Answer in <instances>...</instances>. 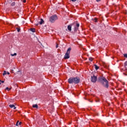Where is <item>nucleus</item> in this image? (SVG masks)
<instances>
[{
    "mask_svg": "<svg viewBox=\"0 0 127 127\" xmlns=\"http://www.w3.org/2000/svg\"><path fill=\"white\" fill-rule=\"evenodd\" d=\"M98 81L104 88L109 89V81L105 77L102 76L99 77Z\"/></svg>",
    "mask_w": 127,
    "mask_h": 127,
    "instance_id": "f257e3e1",
    "label": "nucleus"
},
{
    "mask_svg": "<svg viewBox=\"0 0 127 127\" xmlns=\"http://www.w3.org/2000/svg\"><path fill=\"white\" fill-rule=\"evenodd\" d=\"M81 81V79L79 77H70L68 79L69 84H79Z\"/></svg>",
    "mask_w": 127,
    "mask_h": 127,
    "instance_id": "f03ea898",
    "label": "nucleus"
},
{
    "mask_svg": "<svg viewBox=\"0 0 127 127\" xmlns=\"http://www.w3.org/2000/svg\"><path fill=\"white\" fill-rule=\"evenodd\" d=\"M57 19H58L57 15L54 14L49 18V21H50L52 23H54V22H55Z\"/></svg>",
    "mask_w": 127,
    "mask_h": 127,
    "instance_id": "7ed1b4c3",
    "label": "nucleus"
},
{
    "mask_svg": "<svg viewBox=\"0 0 127 127\" xmlns=\"http://www.w3.org/2000/svg\"><path fill=\"white\" fill-rule=\"evenodd\" d=\"M71 48L69 47L66 51V52L64 56V59H69L70 58V52H71Z\"/></svg>",
    "mask_w": 127,
    "mask_h": 127,
    "instance_id": "20e7f679",
    "label": "nucleus"
},
{
    "mask_svg": "<svg viewBox=\"0 0 127 127\" xmlns=\"http://www.w3.org/2000/svg\"><path fill=\"white\" fill-rule=\"evenodd\" d=\"M91 82L92 83H96L97 82V76L95 75L91 76Z\"/></svg>",
    "mask_w": 127,
    "mask_h": 127,
    "instance_id": "39448f33",
    "label": "nucleus"
},
{
    "mask_svg": "<svg viewBox=\"0 0 127 127\" xmlns=\"http://www.w3.org/2000/svg\"><path fill=\"white\" fill-rule=\"evenodd\" d=\"M79 27H80V24L76 23V26L74 27V31H77Z\"/></svg>",
    "mask_w": 127,
    "mask_h": 127,
    "instance_id": "423d86ee",
    "label": "nucleus"
},
{
    "mask_svg": "<svg viewBox=\"0 0 127 127\" xmlns=\"http://www.w3.org/2000/svg\"><path fill=\"white\" fill-rule=\"evenodd\" d=\"M9 107L11 108H14V110H15V109H16V107H15V106H14V105L12 104V105H9Z\"/></svg>",
    "mask_w": 127,
    "mask_h": 127,
    "instance_id": "0eeeda50",
    "label": "nucleus"
},
{
    "mask_svg": "<svg viewBox=\"0 0 127 127\" xmlns=\"http://www.w3.org/2000/svg\"><path fill=\"white\" fill-rule=\"evenodd\" d=\"M67 29L68 30H69V31H71L72 30V26H71L70 25H68L67 26Z\"/></svg>",
    "mask_w": 127,
    "mask_h": 127,
    "instance_id": "6e6552de",
    "label": "nucleus"
},
{
    "mask_svg": "<svg viewBox=\"0 0 127 127\" xmlns=\"http://www.w3.org/2000/svg\"><path fill=\"white\" fill-rule=\"evenodd\" d=\"M6 74L7 75H9V72H7L6 71H4L3 73V76H4V75H6Z\"/></svg>",
    "mask_w": 127,
    "mask_h": 127,
    "instance_id": "1a4fd4ad",
    "label": "nucleus"
},
{
    "mask_svg": "<svg viewBox=\"0 0 127 127\" xmlns=\"http://www.w3.org/2000/svg\"><path fill=\"white\" fill-rule=\"evenodd\" d=\"M20 125H21V122H19V121H17L16 124V126L17 127H18V126H20Z\"/></svg>",
    "mask_w": 127,
    "mask_h": 127,
    "instance_id": "9d476101",
    "label": "nucleus"
},
{
    "mask_svg": "<svg viewBox=\"0 0 127 127\" xmlns=\"http://www.w3.org/2000/svg\"><path fill=\"white\" fill-rule=\"evenodd\" d=\"M44 23V20L43 19H41V21L39 22V24H43Z\"/></svg>",
    "mask_w": 127,
    "mask_h": 127,
    "instance_id": "9b49d317",
    "label": "nucleus"
},
{
    "mask_svg": "<svg viewBox=\"0 0 127 127\" xmlns=\"http://www.w3.org/2000/svg\"><path fill=\"white\" fill-rule=\"evenodd\" d=\"M33 108H36V109H38V105L37 104H35L33 105Z\"/></svg>",
    "mask_w": 127,
    "mask_h": 127,
    "instance_id": "f8f14e48",
    "label": "nucleus"
},
{
    "mask_svg": "<svg viewBox=\"0 0 127 127\" xmlns=\"http://www.w3.org/2000/svg\"><path fill=\"white\" fill-rule=\"evenodd\" d=\"M30 31H32V32H35V28H31L30 29Z\"/></svg>",
    "mask_w": 127,
    "mask_h": 127,
    "instance_id": "ddd939ff",
    "label": "nucleus"
},
{
    "mask_svg": "<svg viewBox=\"0 0 127 127\" xmlns=\"http://www.w3.org/2000/svg\"><path fill=\"white\" fill-rule=\"evenodd\" d=\"M94 67L95 68V70H98L99 69V66H98L97 64H94Z\"/></svg>",
    "mask_w": 127,
    "mask_h": 127,
    "instance_id": "4468645a",
    "label": "nucleus"
},
{
    "mask_svg": "<svg viewBox=\"0 0 127 127\" xmlns=\"http://www.w3.org/2000/svg\"><path fill=\"white\" fill-rule=\"evenodd\" d=\"M93 20L94 21V22H98V19L97 18H95L93 19Z\"/></svg>",
    "mask_w": 127,
    "mask_h": 127,
    "instance_id": "2eb2a0df",
    "label": "nucleus"
},
{
    "mask_svg": "<svg viewBox=\"0 0 127 127\" xmlns=\"http://www.w3.org/2000/svg\"><path fill=\"white\" fill-rule=\"evenodd\" d=\"M10 55H11V56H12V57L16 56V55H17V54H16V53H14L13 54H11Z\"/></svg>",
    "mask_w": 127,
    "mask_h": 127,
    "instance_id": "dca6fc26",
    "label": "nucleus"
},
{
    "mask_svg": "<svg viewBox=\"0 0 127 127\" xmlns=\"http://www.w3.org/2000/svg\"><path fill=\"white\" fill-rule=\"evenodd\" d=\"M11 89V88H8V87H6L5 88V90H7L8 91H9V90Z\"/></svg>",
    "mask_w": 127,
    "mask_h": 127,
    "instance_id": "f3484780",
    "label": "nucleus"
},
{
    "mask_svg": "<svg viewBox=\"0 0 127 127\" xmlns=\"http://www.w3.org/2000/svg\"><path fill=\"white\" fill-rule=\"evenodd\" d=\"M11 5L12 6H14V5H15V2H13L11 3Z\"/></svg>",
    "mask_w": 127,
    "mask_h": 127,
    "instance_id": "a211bd4d",
    "label": "nucleus"
},
{
    "mask_svg": "<svg viewBox=\"0 0 127 127\" xmlns=\"http://www.w3.org/2000/svg\"><path fill=\"white\" fill-rule=\"evenodd\" d=\"M16 29L18 32L20 31V28H16Z\"/></svg>",
    "mask_w": 127,
    "mask_h": 127,
    "instance_id": "6ab92c4d",
    "label": "nucleus"
},
{
    "mask_svg": "<svg viewBox=\"0 0 127 127\" xmlns=\"http://www.w3.org/2000/svg\"><path fill=\"white\" fill-rule=\"evenodd\" d=\"M127 61L125 62V68H127Z\"/></svg>",
    "mask_w": 127,
    "mask_h": 127,
    "instance_id": "aec40b11",
    "label": "nucleus"
},
{
    "mask_svg": "<svg viewBox=\"0 0 127 127\" xmlns=\"http://www.w3.org/2000/svg\"><path fill=\"white\" fill-rule=\"evenodd\" d=\"M89 61H91V62H92V61H93V58H89Z\"/></svg>",
    "mask_w": 127,
    "mask_h": 127,
    "instance_id": "412c9836",
    "label": "nucleus"
},
{
    "mask_svg": "<svg viewBox=\"0 0 127 127\" xmlns=\"http://www.w3.org/2000/svg\"><path fill=\"white\" fill-rule=\"evenodd\" d=\"M21 0V1H22L24 3L26 2V0Z\"/></svg>",
    "mask_w": 127,
    "mask_h": 127,
    "instance_id": "4be33fe9",
    "label": "nucleus"
},
{
    "mask_svg": "<svg viewBox=\"0 0 127 127\" xmlns=\"http://www.w3.org/2000/svg\"><path fill=\"white\" fill-rule=\"evenodd\" d=\"M0 82H1V83H4V81L3 80H0Z\"/></svg>",
    "mask_w": 127,
    "mask_h": 127,
    "instance_id": "5701e85b",
    "label": "nucleus"
},
{
    "mask_svg": "<svg viewBox=\"0 0 127 127\" xmlns=\"http://www.w3.org/2000/svg\"><path fill=\"white\" fill-rule=\"evenodd\" d=\"M96 1H97V2H99V1H101V0H96Z\"/></svg>",
    "mask_w": 127,
    "mask_h": 127,
    "instance_id": "b1692460",
    "label": "nucleus"
},
{
    "mask_svg": "<svg viewBox=\"0 0 127 127\" xmlns=\"http://www.w3.org/2000/svg\"><path fill=\"white\" fill-rule=\"evenodd\" d=\"M71 0V1H76V0Z\"/></svg>",
    "mask_w": 127,
    "mask_h": 127,
    "instance_id": "393cba45",
    "label": "nucleus"
},
{
    "mask_svg": "<svg viewBox=\"0 0 127 127\" xmlns=\"http://www.w3.org/2000/svg\"><path fill=\"white\" fill-rule=\"evenodd\" d=\"M56 47V48H58V45H57Z\"/></svg>",
    "mask_w": 127,
    "mask_h": 127,
    "instance_id": "a878e982",
    "label": "nucleus"
},
{
    "mask_svg": "<svg viewBox=\"0 0 127 127\" xmlns=\"http://www.w3.org/2000/svg\"><path fill=\"white\" fill-rule=\"evenodd\" d=\"M124 74H125L126 76H127V74H125V73H124Z\"/></svg>",
    "mask_w": 127,
    "mask_h": 127,
    "instance_id": "bb28decb",
    "label": "nucleus"
},
{
    "mask_svg": "<svg viewBox=\"0 0 127 127\" xmlns=\"http://www.w3.org/2000/svg\"><path fill=\"white\" fill-rule=\"evenodd\" d=\"M37 25H38V24H37Z\"/></svg>",
    "mask_w": 127,
    "mask_h": 127,
    "instance_id": "cd10ccee",
    "label": "nucleus"
},
{
    "mask_svg": "<svg viewBox=\"0 0 127 127\" xmlns=\"http://www.w3.org/2000/svg\"><path fill=\"white\" fill-rule=\"evenodd\" d=\"M126 70H127V68H126Z\"/></svg>",
    "mask_w": 127,
    "mask_h": 127,
    "instance_id": "c85d7f7f",
    "label": "nucleus"
},
{
    "mask_svg": "<svg viewBox=\"0 0 127 127\" xmlns=\"http://www.w3.org/2000/svg\"><path fill=\"white\" fill-rule=\"evenodd\" d=\"M0 84H1V83H0Z\"/></svg>",
    "mask_w": 127,
    "mask_h": 127,
    "instance_id": "c756f323",
    "label": "nucleus"
}]
</instances>
